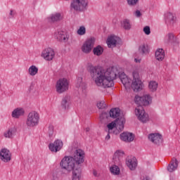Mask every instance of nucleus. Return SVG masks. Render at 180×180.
Returning a JSON list of instances; mask_svg holds the SVG:
<instances>
[{
    "mask_svg": "<svg viewBox=\"0 0 180 180\" xmlns=\"http://www.w3.org/2000/svg\"><path fill=\"white\" fill-rule=\"evenodd\" d=\"M89 71L97 86L112 88L115 85L113 81L117 78H120L122 84L124 86L130 84V80H129L127 75L124 72H120L119 69L115 66L104 70L101 68L90 65L89 66Z\"/></svg>",
    "mask_w": 180,
    "mask_h": 180,
    "instance_id": "1",
    "label": "nucleus"
},
{
    "mask_svg": "<svg viewBox=\"0 0 180 180\" xmlns=\"http://www.w3.org/2000/svg\"><path fill=\"white\" fill-rule=\"evenodd\" d=\"M85 152L82 149H77L73 157L65 156L60 162V167L63 169H66L68 172L72 171L74 168L78 167L80 164L85 161Z\"/></svg>",
    "mask_w": 180,
    "mask_h": 180,
    "instance_id": "2",
    "label": "nucleus"
},
{
    "mask_svg": "<svg viewBox=\"0 0 180 180\" xmlns=\"http://www.w3.org/2000/svg\"><path fill=\"white\" fill-rule=\"evenodd\" d=\"M135 103L138 105V107L135 109V114L137 116L139 120L142 123L148 122V114L146 112L143 106H147L151 103V96L148 94L143 96H136Z\"/></svg>",
    "mask_w": 180,
    "mask_h": 180,
    "instance_id": "3",
    "label": "nucleus"
},
{
    "mask_svg": "<svg viewBox=\"0 0 180 180\" xmlns=\"http://www.w3.org/2000/svg\"><path fill=\"white\" fill-rule=\"evenodd\" d=\"M124 155V152L122 150H117L113 155L112 161L114 165L110 168L111 174L114 175H119L120 174V169L119 165H122V161H123V156Z\"/></svg>",
    "mask_w": 180,
    "mask_h": 180,
    "instance_id": "4",
    "label": "nucleus"
},
{
    "mask_svg": "<svg viewBox=\"0 0 180 180\" xmlns=\"http://www.w3.org/2000/svg\"><path fill=\"white\" fill-rule=\"evenodd\" d=\"M40 115L36 111L30 112L27 117L26 124L27 127H34L39 124Z\"/></svg>",
    "mask_w": 180,
    "mask_h": 180,
    "instance_id": "5",
    "label": "nucleus"
},
{
    "mask_svg": "<svg viewBox=\"0 0 180 180\" xmlns=\"http://www.w3.org/2000/svg\"><path fill=\"white\" fill-rule=\"evenodd\" d=\"M132 75L134 79L132 82L131 88L134 89V92H139V91H141V89H143V82L141 80H140L139 72L134 71Z\"/></svg>",
    "mask_w": 180,
    "mask_h": 180,
    "instance_id": "6",
    "label": "nucleus"
},
{
    "mask_svg": "<svg viewBox=\"0 0 180 180\" xmlns=\"http://www.w3.org/2000/svg\"><path fill=\"white\" fill-rule=\"evenodd\" d=\"M68 80L65 78L60 79L57 82L56 85V92L58 94H63V92H65L68 91Z\"/></svg>",
    "mask_w": 180,
    "mask_h": 180,
    "instance_id": "7",
    "label": "nucleus"
},
{
    "mask_svg": "<svg viewBox=\"0 0 180 180\" xmlns=\"http://www.w3.org/2000/svg\"><path fill=\"white\" fill-rule=\"evenodd\" d=\"M94 46H95V39L94 37L89 38L83 44L82 51H83L84 54H89V53L92 51Z\"/></svg>",
    "mask_w": 180,
    "mask_h": 180,
    "instance_id": "8",
    "label": "nucleus"
},
{
    "mask_svg": "<svg viewBox=\"0 0 180 180\" xmlns=\"http://www.w3.org/2000/svg\"><path fill=\"white\" fill-rule=\"evenodd\" d=\"M41 57L46 61H51L56 57V52L51 48H46L42 51Z\"/></svg>",
    "mask_w": 180,
    "mask_h": 180,
    "instance_id": "9",
    "label": "nucleus"
},
{
    "mask_svg": "<svg viewBox=\"0 0 180 180\" xmlns=\"http://www.w3.org/2000/svg\"><path fill=\"white\" fill-rule=\"evenodd\" d=\"M55 37L61 43H67V41H68L70 39V35L67 34V32L61 30L56 31L55 32Z\"/></svg>",
    "mask_w": 180,
    "mask_h": 180,
    "instance_id": "10",
    "label": "nucleus"
},
{
    "mask_svg": "<svg viewBox=\"0 0 180 180\" xmlns=\"http://www.w3.org/2000/svg\"><path fill=\"white\" fill-rule=\"evenodd\" d=\"M63 141L57 139L53 143H50L49 148L52 153H58V151L63 148Z\"/></svg>",
    "mask_w": 180,
    "mask_h": 180,
    "instance_id": "11",
    "label": "nucleus"
},
{
    "mask_svg": "<svg viewBox=\"0 0 180 180\" xmlns=\"http://www.w3.org/2000/svg\"><path fill=\"white\" fill-rule=\"evenodd\" d=\"M11 151L6 148H3L0 151V158L4 162H9L12 160Z\"/></svg>",
    "mask_w": 180,
    "mask_h": 180,
    "instance_id": "12",
    "label": "nucleus"
},
{
    "mask_svg": "<svg viewBox=\"0 0 180 180\" xmlns=\"http://www.w3.org/2000/svg\"><path fill=\"white\" fill-rule=\"evenodd\" d=\"M148 140L156 144V146H160L162 144V136L160 134H150L148 135Z\"/></svg>",
    "mask_w": 180,
    "mask_h": 180,
    "instance_id": "13",
    "label": "nucleus"
},
{
    "mask_svg": "<svg viewBox=\"0 0 180 180\" xmlns=\"http://www.w3.org/2000/svg\"><path fill=\"white\" fill-rule=\"evenodd\" d=\"M165 20L167 26H174L175 22H176V17L172 13H166L165 14Z\"/></svg>",
    "mask_w": 180,
    "mask_h": 180,
    "instance_id": "14",
    "label": "nucleus"
},
{
    "mask_svg": "<svg viewBox=\"0 0 180 180\" xmlns=\"http://www.w3.org/2000/svg\"><path fill=\"white\" fill-rule=\"evenodd\" d=\"M126 164L131 171H134L136 167H137V162H136V158L128 157L126 159Z\"/></svg>",
    "mask_w": 180,
    "mask_h": 180,
    "instance_id": "15",
    "label": "nucleus"
},
{
    "mask_svg": "<svg viewBox=\"0 0 180 180\" xmlns=\"http://www.w3.org/2000/svg\"><path fill=\"white\" fill-rule=\"evenodd\" d=\"M120 139L122 141L130 143L134 140V134L130 132H123L120 134Z\"/></svg>",
    "mask_w": 180,
    "mask_h": 180,
    "instance_id": "16",
    "label": "nucleus"
},
{
    "mask_svg": "<svg viewBox=\"0 0 180 180\" xmlns=\"http://www.w3.org/2000/svg\"><path fill=\"white\" fill-rule=\"evenodd\" d=\"M24 115H25V110L21 108H17L14 109L11 113V116L14 119H19L20 116H23Z\"/></svg>",
    "mask_w": 180,
    "mask_h": 180,
    "instance_id": "17",
    "label": "nucleus"
},
{
    "mask_svg": "<svg viewBox=\"0 0 180 180\" xmlns=\"http://www.w3.org/2000/svg\"><path fill=\"white\" fill-rule=\"evenodd\" d=\"M115 123L116 124V128L119 129L120 131H122L124 129V123H126V120L124 117H120L115 120Z\"/></svg>",
    "mask_w": 180,
    "mask_h": 180,
    "instance_id": "18",
    "label": "nucleus"
},
{
    "mask_svg": "<svg viewBox=\"0 0 180 180\" xmlns=\"http://www.w3.org/2000/svg\"><path fill=\"white\" fill-rule=\"evenodd\" d=\"M176 168H178V160L174 158L167 166V171H169V172H174Z\"/></svg>",
    "mask_w": 180,
    "mask_h": 180,
    "instance_id": "19",
    "label": "nucleus"
},
{
    "mask_svg": "<svg viewBox=\"0 0 180 180\" xmlns=\"http://www.w3.org/2000/svg\"><path fill=\"white\" fill-rule=\"evenodd\" d=\"M107 43L108 47H116V44L117 43V37L110 36L108 38Z\"/></svg>",
    "mask_w": 180,
    "mask_h": 180,
    "instance_id": "20",
    "label": "nucleus"
},
{
    "mask_svg": "<svg viewBox=\"0 0 180 180\" xmlns=\"http://www.w3.org/2000/svg\"><path fill=\"white\" fill-rule=\"evenodd\" d=\"M72 172V180H79L81 178V168L77 167L73 168Z\"/></svg>",
    "mask_w": 180,
    "mask_h": 180,
    "instance_id": "21",
    "label": "nucleus"
},
{
    "mask_svg": "<svg viewBox=\"0 0 180 180\" xmlns=\"http://www.w3.org/2000/svg\"><path fill=\"white\" fill-rule=\"evenodd\" d=\"M155 56L156 60H158V61H162L164 60V57H165L164 50L162 49H159L156 51Z\"/></svg>",
    "mask_w": 180,
    "mask_h": 180,
    "instance_id": "22",
    "label": "nucleus"
},
{
    "mask_svg": "<svg viewBox=\"0 0 180 180\" xmlns=\"http://www.w3.org/2000/svg\"><path fill=\"white\" fill-rule=\"evenodd\" d=\"M110 117L116 119L120 116V109L119 108H112L109 112Z\"/></svg>",
    "mask_w": 180,
    "mask_h": 180,
    "instance_id": "23",
    "label": "nucleus"
},
{
    "mask_svg": "<svg viewBox=\"0 0 180 180\" xmlns=\"http://www.w3.org/2000/svg\"><path fill=\"white\" fill-rule=\"evenodd\" d=\"M165 40L167 43H171V44L174 43H176V37L173 33H169L165 37Z\"/></svg>",
    "mask_w": 180,
    "mask_h": 180,
    "instance_id": "24",
    "label": "nucleus"
},
{
    "mask_svg": "<svg viewBox=\"0 0 180 180\" xmlns=\"http://www.w3.org/2000/svg\"><path fill=\"white\" fill-rule=\"evenodd\" d=\"M61 105L63 109H68V106H70V96H65L63 98Z\"/></svg>",
    "mask_w": 180,
    "mask_h": 180,
    "instance_id": "25",
    "label": "nucleus"
},
{
    "mask_svg": "<svg viewBox=\"0 0 180 180\" xmlns=\"http://www.w3.org/2000/svg\"><path fill=\"white\" fill-rule=\"evenodd\" d=\"M94 56H102L103 53V48L98 45L93 49Z\"/></svg>",
    "mask_w": 180,
    "mask_h": 180,
    "instance_id": "26",
    "label": "nucleus"
},
{
    "mask_svg": "<svg viewBox=\"0 0 180 180\" xmlns=\"http://www.w3.org/2000/svg\"><path fill=\"white\" fill-rule=\"evenodd\" d=\"M110 117V115H109V112H103L100 115V120L101 123H106L108 122V120Z\"/></svg>",
    "mask_w": 180,
    "mask_h": 180,
    "instance_id": "27",
    "label": "nucleus"
},
{
    "mask_svg": "<svg viewBox=\"0 0 180 180\" xmlns=\"http://www.w3.org/2000/svg\"><path fill=\"white\" fill-rule=\"evenodd\" d=\"M28 72L32 77H34L37 72H39V68L35 65H32L28 69Z\"/></svg>",
    "mask_w": 180,
    "mask_h": 180,
    "instance_id": "28",
    "label": "nucleus"
},
{
    "mask_svg": "<svg viewBox=\"0 0 180 180\" xmlns=\"http://www.w3.org/2000/svg\"><path fill=\"white\" fill-rule=\"evenodd\" d=\"M14 133H15V129L10 128L8 129V131L4 132V137H6V139H12L13 137Z\"/></svg>",
    "mask_w": 180,
    "mask_h": 180,
    "instance_id": "29",
    "label": "nucleus"
},
{
    "mask_svg": "<svg viewBox=\"0 0 180 180\" xmlns=\"http://www.w3.org/2000/svg\"><path fill=\"white\" fill-rule=\"evenodd\" d=\"M150 91L155 92L157 88H158V83L157 82H150L148 85Z\"/></svg>",
    "mask_w": 180,
    "mask_h": 180,
    "instance_id": "30",
    "label": "nucleus"
},
{
    "mask_svg": "<svg viewBox=\"0 0 180 180\" xmlns=\"http://www.w3.org/2000/svg\"><path fill=\"white\" fill-rule=\"evenodd\" d=\"M139 53L141 54H147L148 53V46L143 44L139 46Z\"/></svg>",
    "mask_w": 180,
    "mask_h": 180,
    "instance_id": "31",
    "label": "nucleus"
},
{
    "mask_svg": "<svg viewBox=\"0 0 180 180\" xmlns=\"http://www.w3.org/2000/svg\"><path fill=\"white\" fill-rule=\"evenodd\" d=\"M51 22H58V20H61V14L57 13L53 14L51 17Z\"/></svg>",
    "mask_w": 180,
    "mask_h": 180,
    "instance_id": "32",
    "label": "nucleus"
},
{
    "mask_svg": "<svg viewBox=\"0 0 180 180\" xmlns=\"http://www.w3.org/2000/svg\"><path fill=\"white\" fill-rule=\"evenodd\" d=\"M123 27L125 30H130L131 29V25L130 24V20H124L123 21Z\"/></svg>",
    "mask_w": 180,
    "mask_h": 180,
    "instance_id": "33",
    "label": "nucleus"
},
{
    "mask_svg": "<svg viewBox=\"0 0 180 180\" xmlns=\"http://www.w3.org/2000/svg\"><path fill=\"white\" fill-rule=\"evenodd\" d=\"M77 33V34H79V36H84V34H85V33H86V29L85 28L84 26H81L78 29Z\"/></svg>",
    "mask_w": 180,
    "mask_h": 180,
    "instance_id": "34",
    "label": "nucleus"
},
{
    "mask_svg": "<svg viewBox=\"0 0 180 180\" xmlns=\"http://www.w3.org/2000/svg\"><path fill=\"white\" fill-rule=\"evenodd\" d=\"M107 127L108 129V133H111L112 130L116 127V122H112L110 124L107 125Z\"/></svg>",
    "mask_w": 180,
    "mask_h": 180,
    "instance_id": "35",
    "label": "nucleus"
},
{
    "mask_svg": "<svg viewBox=\"0 0 180 180\" xmlns=\"http://www.w3.org/2000/svg\"><path fill=\"white\" fill-rule=\"evenodd\" d=\"M127 2L129 6H136L139 4V0H127Z\"/></svg>",
    "mask_w": 180,
    "mask_h": 180,
    "instance_id": "36",
    "label": "nucleus"
},
{
    "mask_svg": "<svg viewBox=\"0 0 180 180\" xmlns=\"http://www.w3.org/2000/svg\"><path fill=\"white\" fill-rule=\"evenodd\" d=\"M48 133L49 134V137H51L53 134H54V127L52 124L49 126Z\"/></svg>",
    "mask_w": 180,
    "mask_h": 180,
    "instance_id": "37",
    "label": "nucleus"
},
{
    "mask_svg": "<svg viewBox=\"0 0 180 180\" xmlns=\"http://www.w3.org/2000/svg\"><path fill=\"white\" fill-rule=\"evenodd\" d=\"M97 108L98 109H105L106 108V103H105V101H101L97 103Z\"/></svg>",
    "mask_w": 180,
    "mask_h": 180,
    "instance_id": "38",
    "label": "nucleus"
},
{
    "mask_svg": "<svg viewBox=\"0 0 180 180\" xmlns=\"http://www.w3.org/2000/svg\"><path fill=\"white\" fill-rule=\"evenodd\" d=\"M84 85V83H82V77H78L77 79V87L79 88Z\"/></svg>",
    "mask_w": 180,
    "mask_h": 180,
    "instance_id": "39",
    "label": "nucleus"
},
{
    "mask_svg": "<svg viewBox=\"0 0 180 180\" xmlns=\"http://www.w3.org/2000/svg\"><path fill=\"white\" fill-rule=\"evenodd\" d=\"M143 32L145 33V34H150L151 33V30L150 29V27L148 26H146L144 28H143Z\"/></svg>",
    "mask_w": 180,
    "mask_h": 180,
    "instance_id": "40",
    "label": "nucleus"
},
{
    "mask_svg": "<svg viewBox=\"0 0 180 180\" xmlns=\"http://www.w3.org/2000/svg\"><path fill=\"white\" fill-rule=\"evenodd\" d=\"M134 15H135V16L136 17V18H141V12L140 11H139V10H136L134 13Z\"/></svg>",
    "mask_w": 180,
    "mask_h": 180,
    "instance_id": "41",
    "label": "nucleus"
},
{
    "mask_svg": "<svg viewBox=\"0 0 180 180\" xmlns=\"http://www.w3.org/2000/svg\"><path fill=\"white\" fill-rule=\"evenodd\" d=\"M141 180H150V177L147 175H144L142 177H141Z\"/></svg>",
    "mask_w": 180,
    "mask_h": 180,
    "instance_id": "42",
    "label": "nucleus"
},
{
    "mask_svg": "<svg viewBox=\"0 0 180 180\" xmlns=\"http://www.w3.org/2000/svg\"><path fill=\"white\" fill-rule=\"evenodd\" d=\"M14 16H15V12H13V10H11L9 18H13Z\"/></svg>",
    "mask_w": 180,
    "mask_h": 180,
    "instance_id": "43",
    "label": "nucleus"
},
{
    "mask_svg": "<svg viewBox=\"0 0 180 180\" xmlns=\"http://www.w3.org/2000/svg\"><path fill=\"white\" fill-rule=\"evenodd\" d=\"M93 174L94 176H99V174H98V172H96V170L93 171Z\"/></svg>",
    "mask_w": 180,
    "mask_h": 180,
    "instance_id": "44",
    "label": "nucleus"
},
{
    "mask_svg": "<svg viewBox=\"0 0 180 180\" xmlns=\"http://www.w3.org/2000/svg\"><path fill=\"white\" fill-rule=\"evenodd\" d=\"M110 133L108 132L107 136H105V140H110Z\"/></svg>",
    "mask_w": 180,
    "mask_h": 180,
    "instance_id": "45",
    "label": "nucleus"
},
{
    "mask_svg": "<svg viewBox=\"0 0 180 180\" xmlns=\"http://www.w3.org/2000/svg\"><path fill=\"white\" fill-rule=\"evenodd\" d=\"M134 61H135L136 63H140V60H138L137 58H135V59H134Z\"/></svg>",
    "mask_w": 180,
    "mask_h": 180,
    "instance_id": "46",
    "label": "nucleus"
},
{
    "mask_svg": "<svg viewBox=\"0 0 180 180\" xmlns=\"http://www.w3.org/2000/svg\"><path fill=\"white\" fill-rule=\"evenodd\" d=\"M86 132L89 131V128H86Z\"/></svg>",
    "mask_w": 180,
    "mask_h": 180,
    "instance_id": "47",
    "label": "nucleus"
},
{
    "mask_svg": "<svg viewBox=\"0 0 180 180\" xmlns=\"http://www.w3.org/2000/svg\"><path fill=\"white\" fill-rule=\"evenodd\" d=\"M30 89H33V84H31Z\"/></svg>",
    "mask_w": 180,
    "mask_h": 180,
    "instance_id": "48",
    "label": "nucleus"
},
{
    "mask_svg": "<svg viewBox=\"0 0 180 180\" xmlns=\"http://www.w3.org/2000/svg\"><path fill=\"white\" fill-rule=\"evenodd\" d=\"M1 82H0V88H1Z\"/></svg>",
    "mask_w": 180,
    "mask_h": 180,
    "instance_id": "49",
    "label": "nucleus"
}]
</instances>
